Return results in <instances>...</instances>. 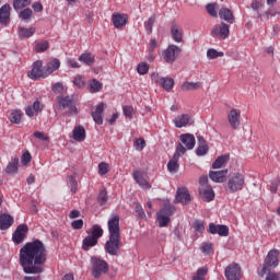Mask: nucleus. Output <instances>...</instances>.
<instances>
[{
    "mask_svg": "<svg viewBox=\"0 0 280 280\" xmlns=\"http://www.w3.org/2000/svg\"><path fill=\"white\" fill-rule=\"evenodd\" d=\"M47 262V248L39 240L26 243L20 249V266L25 275H42Z\"/></svg>",
    "mask_w": 280,
    "mask_h": 280,
    "instance_id": "f257e3e1",
    "label": "nucleus"
},
{
    "mask_svg": "<svg viewBox=\"0 0 280 280\" xmlns=\"http://www.w3.org/2000/svg\"><path fill=\"white\" fill-rule=\"evenodd\" d=\"M278 266H279V252L276 249H272L268 253L261 270L258 271L259 277H264V275L270 272L272 268H277Z\"/></svg>",
    "mask_w": 280,
    "mask_h": 280,
    "instance_id": "f03ea898",
    "label": "nucleus"
},
{
    "mask_svg": "<svg viewBox=\"0 0 280 280\" xmlns=\"http://www.w3.org/2000/svg\"><path fill=\"white\" fill-rule=\"evenodd\" d=\"M245 184L246 182L242 173H233L229 176L226 189L230 190L231 194H235L242 191Z\"/></svg>",
    "mask_w": 280,
    "mask_h": 280,
    "instance_id": "7ed1b4c3",
    "label": "nucleus"
},
{
    "mask_svg": "<svg viewBox=\"0 0 280 280\" xmlns=\"http://www.w3.org/2000/svg\"><path fill=\"white\" fill-rule=\"evenodd\" d=\"M92 275L94 279H100L102 275L108 272V262L96 257L91 258Z\"/></svg>",
    "mask_w": 280,
    "mask_h": 280,
    "instance_id": "20e7f679",
    "label": "nucleus"
},
{
    "mask_svg": "<svg viewBox=\"0 0 280 280\" xmlns=\"http://www.w3.org/2000/svg\"><path fill=\"white\" fill-rule=\"evenodd\" d=\"M57 100V108H59V110H65L68 108L70 110V115H78V107H75L73 96H58Z\"/></svg>",
    "mask_w": 280,
    "mask_h": 280,
    "instance_id": "39448f33",
    "label": "nucleus"
},
{
    "mask_svg": "<svg viewBox=\"0 0 280 280\" xmlns=\"http://www.w3.org/2000/svg\"><path fill=\"white\" fill-rule=\"evenodd\" d=\"M121 248V236L109 235L108 241L105 243V252L108 255L115 256Z\"/></svg>",
    "mask_w": 280,
    "mask_h": 280,
    "instance_id": "423d86ee",
    "label": "nucleus"
},
{
    "mask_svg": "<svg viewBox=\"0 0 280 280\" xmlns=\"http://www.w3.org/2000/svg\"><path fill=\"white\" fill-rule=\"evenodd\" d=\"M211 36L213 38H220L221 40H226L229 38V34H231L229 24L221 22L220 24H217L213 26V28L210 32Z\"/></svg>",
    "mask_w": 280,
    "mask_h": 280,
    "instance_id": "0eeeda50",
    "label": "nucleus"
},
{
    "mask_svg": "<svg viewBox=\"0 0 280 280\" xmlns=\"http://www.w3.org/2000/svg\"><path fill=\"white\" fill-rule=\"evenodd\" d=\"M180 47L176 45H170L165 50H164V60L167 62V65H174L176 60L178 59V56H180Z\"/></svg>",
    "mask_w": 280,
    "mask_h": 280,
    "instance_id": "6e6552de",
    "label": "nucleus"
},
{
    "mask_svg": "<svg viewBox=\"0 0 280 280\" xmlns=\"http://www.w3.org/2000/svg\"><path fill=\"white\" fill-rule=\"evenodd\" d=\"M31 80H40V78H47V72L43 68V60H37L33 63L32 70L27 73Z\"/></svg>",
    "mask_w": 280,
    "mask_h": 280,
    "instance_id": "1a4fd4ad",
    "label": "nucleus"
},
{
    "mask_svg": "<svg viewBox=\"0 0 280 280\" xmlns=\"http://www.w3.org/2000/svg\"><path fill=\"white\" fill-rule=\"evenodd\" d=\"M225 279L228 280L242 279V268L240 267L238 264H232L225 268Z\"/></svg>",
    "mask_w": 280,
    "mask_h": 280,
    "instance_id": "9d476101",
    "label": "nucleus"
},
{
    "mask_svg": "<svg viewBox=\"0 0 280 280\" xmlns=\"http://www.w3.org/2000/svg\"><path fill=\"white\" fill-rule=\"evenodd\" d=\"M174 202H180L182 205H189L191 202V195L187 187H178Z\"/></svg>",
    "mask_w": 280,
    "mask_h": 280,
    "instance_id": "9b49d317",
    "label": "nucleus"
},
{
    "mask_svg": "<svg viewBox=\"0 0 280 280\" xmlns=\"http://www.w3.org/2000/svg\"><path fill=\"white\" fill-rule=\"evenodd\" d=\"M108 233L114 236H121L119 230V215L112 214L107 221Z\"/></svg>",
    "mask_w": 280,
    "mask_h": 280,
    "instance_id": "f8f14e48",
    "label": "nucleus"
},
{
    "mask_svg": "<svg viewBox=\"0 0 280 280\" xmlns=\"http://www.w3.org/2000/svg\"><path fill=\"white\" fill-rule=\"evenodd\" d=\"M151 78L153 82L160 84L165 91H172V89H174V79L172 78H163L156 73H153Z\"/></svg>",
    "mask_w": 280,
    "mask_h": 280,
    "instance_id": "ddd939ff",
    "label": "nucleus"
},
{
    "mask_svg": "<svg viewBox=\"0 0 280 280\" xmlns=\"http://www.w3.org/2000/svg\"><path fill=\"white\" fill-rule=\"evenodd\" d=\"M208 232L211 235H219L220 237H229V226L210 223Z\"/></svg>",
    "mask_w": 280,
    "mask_h": 280,
    "instance_id": "4468645a",
    "label": "nucleus"
},
{
    "mask_svg": "<svg viewBox=\"0 0 280 280\" xmlns=\"http://www.w3.org/2000/svg\"><path fill=\"white\" fill-rule=\"evenodd\" d=\"M28 228L26 224H20L12 235V240L15 244H22L27 235Z\"/></svg>",
    "mask_w": 280,
    "mask_h": 280,
    "instance_id": "2eb2a0df",
    "label": "nucleus"
},
{
    "mask_svg": "<svg viewBox=\"0 0 280 280\" xmlns=\"http://www.w3.org/2000/svg\"><path fill=\"white\" fill-rule=\"evenodd\" d=\"M241 117H242V114L240 113V109H236V108H232L228 114V121L231 128H233V130H237V128H240Z\"/></svg>",
    "mask_w": 280,
    "mask_h": 280,
    "instance_id": "dca6fc26",
    "label": "nucleus"
},
{
    "mask_svg": "<svg viewBox=\"0 0 280 280\" xmlns=\"http://www.w3.org/2000/svg\"><path fill=\"white\" fill-rule=\"evenodd\" d=\"M172 221V212L171 211H158L156 213V222L161 229H165Z\"/></svg>",
    "mask_w": 280,
    "mask_h": 280,
    "instance_id": "f3484780",
    "label": "nucleus"
},
{
    "mask_svg": "<svg viewBox=\"0 0 280 280\" xmlns=\"http://www.w3.org/2000/svg\"><path fill=\"white\" fill-rule=\"evenodd\" d=\"M199 196L205 202H211L215 198V192L211 186L199 187Z\"/></svg>",
    "mask_w": 280,
    "mask_h": 280,
    "instance_id": "a211bd4d",
    "label": "nucleus"
},
{
    "mask_svg": "<svg viewBox=\"0 0 280 280\" xmlns=\"http://www.w3.org/2000/svg\"><path fill=\"white\" fill-rule=\"evenodd\" d=\"M106 108V104L104 103H100L96 106V109L94 112L91 113L93 120L95 121V124H97L98 126H102V124H104V118L102 117V115H104V110Z\"/></svg>",
    "mask_w": 280,
    "mask_h": 280,
    "instance_id": "6ab92c4d",
    "label": "nucleus"
},
{
    "mask_svg": "<svg viewBox=\"0 0 280 280\" xmlns=\"http://www.w3.org/2000/svg\"><path fill=\"white\" fill-rule=\"evenodd\" d=\"M43 104H40V101H35L33 103V105H28L25 108V114L27 115V117H34L36 115H38V113H43Z\"/></svg>",
    "mask_w": 280,
    "mask_h": 280,
    "instance_id": "aec40b11",
    "label": "nucleus"
},
{
    "mask_svg": "<svg viewBox=\"0 0 280 280\" xmlns=\"http://www.w3.org/2000/svg\"><path fill=\"white\" fill-rule=\"evenodd\" d=\"M226 174H229V170L210 171L209 178L212 179L213 183H224V178H226Z\"/></svg>",
    "mask_w": 280,
    "mask_h": 280,
    "instance_id": "412c9836",
    "label": "nucleus"
},
{
    "mask_svg": "<svg viewBox=\"0 0 280 280\" xmlns=\"http://www.w3.org/2000/svg\"><path fill=\"white\" fill-rule=\"evenodd\" d=\"M180 141L187 150H194L196 148V138L191 133L182 135Z\"/></svg>",
    "mask_w": 280,
    "mask_h": 280,
    "instance_id": "4be33fe9",
    "label": "nucleus"
},
{
    "mask_svg": "<svg viewBox=\"0 0 280 280\" xmlns=\"http://www.w3.org/2000/svg\"><path fill=\"white\" fill-rule=\"evenodd\" d=\"M14 224V218L8 213L0 214V231H8Z\"/></svg>",
    "mask_w": 280,
    "mask_h": 280,
    "instance_id": "5701e85b",
    "label": "nucleus"
},
{
    "mask_svg": "<svg viewBox=\"0 0 280 280\" xmlns=\"http://www.w3.org/2000/svg\"><path fill=\"white\" fill-rule=\"evenodd\" d=\"M180 160V154L174 153L173 158L167 163V170L171 174H176L180 165H178V161Z\"/></svg>",
    "mask_w": 280,
    "mask_h": 280,
    "instance_id": "b1692460",
    "label": "nucleus"
},
{
    "mask_svg": "<svg viewBox=\"0 0 280 280\" xmlns=\"http://www.w3.org/2000/svg\"><path fill=\"white\" fill-rule=\"evenodd\" d=\"M133 179L136 180V183H138V185L143 188V189H150V187H152L149 183L148 179H145V177H143V174L141 173V171H135L133 172Z\"/></svg>",
    "mask_w": 280,
    "mask_h": 280,
    "instance_id": "393cba45",
    "label": "nucleus"
},
{
    "mask_svg": "<svg viewBox=\"0 0 280 280\" xmlns=\"http://www.w3.org/2000/svg\"><path fill=\"white\" fill-rule=\"evenodd\" d=\"M219 16L223 21H226V23H231V24L235 23V16L233 15V11H231L228 8H221L219 10Z\"/></svg>",
    "mask_w": 280,
    "mask_h": 280,
    "instance_id": "a878e982",
    "label": "nucleus"
},
{
    "mask_svg": "<svg viewBox=\"0 0 280 280\" xmlns=\"http://www.w3.org/2000/svg\"><path fill=\"white\" fill-rule=\"evenodd\" d=\"M171 34L175 43H183V30L177 24H173L171 27Z\"/></svg>",
    "mask_w": 280,
    "mask_h": 280,
    "instance_id": "bb28decb",
    "label": "nucleus"
},
{
    "mask_svg": "<svg viewBox=\"0 0 280 280\" xmlns=\"http://www.w3.org/2000/svg\"><path fill=\"white\" fill-rule=\"evenodd\" d=\"M189 121H191V117L187 114L179 115L174 119L176 128H185Z\"/></svg>",
    "mask_w": 280,
    "mask_h": 280,
    "instance_id": "cd10ccee",
    "label": "nucleus"
},
{
    "mask_svg": "<svg viewBox=\"0 0 280 280\" xmlns=\"http://www.w3.org/2000/svg\"><path fill=\"white\" fill-rule=\"evenodd\" d=\"M60 69V60L59 59H54L52 61L48 62L45 67L44 70L46 71V78L48 75H51L54 71H58Z\"/></svg>",
    "mask_w": 280,
    "mask_h": 280,
    "instance_id": "c85d7f7f",
    "label": "nucleus"
},
{
    "mask_svg": "<svg viewBox=\"0 0 280 280\" xmlns=\"http://www.w3.org/2000/svg\"><path fill=\"white\" fill-rule=\"evenodd\" d=\"M8 21H10V7L4 4L0 8V23L1 25H8Z\"/></svg>",
    "mask_w": 280,
    "mask_h": 280,
    "instance_id": "c756f323",
    "label": "nucleus"
},
{
    "mask_svg": "<svg viewBox=\"0 0 280 280\" xmlns=\"http://www.w3.org/2000/svg\"><path fill=\"white\" fill-rule=\"evenodd\" d=\"M112 21L114 23V27H116L117 30H119L120 27H124V25L128 23V19L126 18L125 14L113 15Z\"/></svg>",
    "mask_w": 280,
    "mask_h": 280,
    "instance_id": "7c9ffc66",
    "label": "nucleus"
},
{
    "mask_svg": "<svg viewBox=\"0 0 280 280\" xmlns=\"http://www.w3.org/2000/svg\"><path fill=\"white\" fill-rule=\"evenodd\" d=\"M73 139L74 141H84L86 139V131L84 130V127L82 126L74 127Z\"/></svg>",
    "mask_w": 280,
    "mask_h": 280,
    "instance_id": "2f4dec72",
    "label": "nucleus"
},
{
    "mask_svg": "<svg viewBox=\"0 0 280 280\" xmlns=\"http://www.w3.org/2000/svg\"><path fill=\"white\" fill-rule=\"evenodd\" d=\"M79 61L83 62V65H86L88 67H92V65L95 63V56L91 52H84L79 56Z\"/></svg>",
    "mask_w": 280,
    "mask_h": 280,
    "instance_id": "473e14b6",
    "label": "nucleus"
},
{
    "mask_svg": "<svg viewBox=\"0 0 280 280\" xmlns=\"http://www.w3.org/2000/svg\"><path fill=\"white\" fill-rule=\"evenodd\" d=\"M36 28L34 27L25 28L23 26H20L18 31V36L20 38H31V36H34Z\"/></svg>",
    "mask_w": 280,
    "mask_h": 280,
    "instance_id": "72a5a7b5",
    "label": "nucleus"
},
{
    "mask_svg": "<svg viewBox=\"0 0 280 280\" xmlns=\"http://www.w3.org/2000/svg\"><path fill=\"white\" fill-rule=\"evenodd\" d=\"M86 233H90V236L97 241L100 240V237L104 235V230L102 229L101 225L94 224L91 228V231L90 232L88 231Z\"/></svg>",
    "mask_w": 280,
    "mask_h": 280,
    "instance_id": "f704fd0d",
    "label": "nucleus"
},
{
    "mask_svg": "<svg viewBox=\"0 0 280 280\" xmlns=\"http://www.w3.org/2000/svg\"><path fill=\"white\" fill-rule=\"evenodd\" d=\"M230 156L228 154L220 155L213 163H212V170H221V167H224L225 163H229Z\"/></svg>",
    "mask_w": 280,
    "mask_h": 280,
    "instance_id": "c9c22d12",
    "label": "nucleus"
},
{
    "mask_svg": "<svg viewBox=\"0 0 280 280\" xmlns=\"http://www.w3.org/2000/svg\"><path fill=\"white\" fill-rule=\"evenodd\" d=\"M93 246H97V241L91 235L86 236L82 243L83 250H89V248H93Z\"/></svg>",
    "mask_w": 280,
    "mask_h": 280,
    "instance_id": "e433bc0d",
    "label": "nucleus"
},
{
    "mask_svg": "<svg viewBox=\"0 0 280 280\" xmlns=\"http://www.w3.org/2000/svg\"><path fill=\"white\" fill-rule=\"evenodd\" d=\"M202 86L201 82H184L182 84V91H198Z\"/></svg>",
    "mask_w": 280,
    "mask_h": 280,
    "instance_id": "4c0bfd02",
    "label": "nucleus"
},
{
    "mask_svg": "<svg viewBox=\"0 0 280 280\" xmlns=\"http://www.w3.org/2000/svg\"><path fill=\"white\" fill-rule=\"evenodd\" d=\"M154 23H156V14H152L148 21L144 22V30L148 35L152 34V27H154Z\"/></svg>",
    "mask_w": 280,
    "mask_h": 280,
    "instance_id": "58836bf2",
    "label": "nucleus"
},
{
    "mask_svg": "<svg viewBox=\"0 0 280 280\" xmlns=\"http://www.w3.org/2000/svg\"><path fill=\"white\" fill-rule=\"evenodd\" d=\"M19 171V158H15L12 162H9L7 165L5 172L7 174H16Z\"/></svg>",
    "mask_w": 280,
    "mask_h": 280,
    "instance_id": "ea45409f",
    "label": "nucleus"
},
{
    "mask_svg": "<svg viewBox=\"0 0 280 280\" xmlns=\"http://www.w3.org/2000/svg\"><path fill=\"white\" fill-rule=\"evenodd\" d=\"M22 119H23V112H21V109H14L11 113V118H10L11 124H21Z\"/></svg>",
    "mask_w": 280,
    "mask_h": 280,
    "instance_id": "a19ab883",
    "label": "nucleus"
},
{
    "mask_svg": "<svg viewBox=\"0 0 280 280\" xmlns=\"http://www.w3.org/2000/svg\"><path fill=\"white\" fill-rule=\"evenodd\" d=\"M223 56L224 52L218 51L214 48H210L207 50V58H209V60H215V58H222Z\"/></svg>",
    "mask_w": 280,
    "mask_h": 280,
    "instance_id": "79ce46f5",
    "label": "nucleus"
},
{
    "mask_svg": "<svg viewBox=\"0 0 280 280\" xmlns=\"http://www.w3.org/2000/svg\"><path fill=\"white\" fill-rule=\"evenodd\" d=\"M206 10L210 16L218 19V3H209L206 5Z\"/></svg>",
    "mask_w": 280,
    "mask_h": 280,
    "instance_id": "37998d69",
    "label": "nucleus"
},
{
    "mask_svg": "<svg viewBox=\"0 0 280 280\" xmlns=\"http://www.w3.org/2000/svg\"><path fill=\"white\" fill-rule=\"evenodd\" d=\"M49 49V42L42 40L35 45V51L37 54H43L44 51H47Z\"/></svg>",
    "mask_w": 280,
    "mask_h": 280,
    "instance_id": "c03bdc74",
    "label": "nucleus"
},
{
    "mask_svg": "<svg viewBox=\"0 0 280 280\" xmlns=\"http://www.w3.org/2000/svg\"><path fill=\"white\" fill-rule=\"evenodd\" d=\"M32 1L30 0H13L14 10H23V8H27Z\"/></svg>",
    "mask_w": 280,
    "mask_h": 280,
    "instance_id": "a18cd8bd",
    "label": "nucleus"
},
{
    "mask_svg": "<svg viewBox=\"0 0 280 280\" xmlns=\"http://www.w3.org/2000/svg\"><path fill=\"white\" fill-rule=\"evenodd\" d=\"M33 14L34 12L32 11V9L26 8L20 12L19 16L22 21H30Z\"/></svg>",
    "mask_w": 280,
    "mask_h": 280,
    "instance_id": "49530a36",
    "label": "nucleus"
},
{
    "mask_svg": "<svg viewBox=\"0 0 280 280\" xmlns=\"http://www.w3.org/2000/svg\"><path fill=\"white\" fill-rule=\"evenodd\" d=\"M102 91V83L95 79L90 81V92L91 93H98Z\"/></svg>",
    "mask_w": 280,
    "mask_h": 280,
    "instance_id": "de8ad7c7",
    "label": "nucleus"
},
{
    "mask_svg": "<svg viewBox=\"0 0 280 280\" xmlns=\"http://www.w3.org/2000/svg\"><path fill=\"white\" fill-rule=\"evenodd\" d=\"M68 186L72 194H75V191H78V180H75V177L73 175H70L68 177Z\"/></svg>",
    "mask_w": 280,
    "mask_h": 280,
    "instance_id": "09e8293b",
    "label": "nucleus"
},
{
    "mask_svg": "<svg viewBox=\"0 0 280 280\" xmlns=\"http://www.w3.org/2000/svg\"><path fill=\"white\" fill-rule=\"evenodd\" d=\"M207 272H209V269L207 268L198 269L196 275L192 277V280H205V277H207Z\"/></svg>",
    "mask_w": 280,
    "mask_h": 280,
    "instance_id": "8fccbe9b",
    "label": "nucleus"
},
{
    "mask_svg": "<svg viewBox=\"0 0 280 280\" xmlns=\"http://www.w3.org/2000/svg\"><path fill=\"white\" fill-rule=\"evenodd\" d=\"M137 71L140 75H145V73L150 71V67L148 66V63L142 62L138 65Z\"/></svg>",
    "mask_w": 280,
    "mask_h": 280,
    "instance_id": "3c124183",
    "label": "nucleus"
},
{
    "mask_svg": "<svg viewBox=\"0 0 280 280\" xmlns=\"http://www.w3.org/2000/svg\"><path fill=\"white\" fill-rule=\"evenodd\" d=\"M192 226L195 231H197V233H202L205 231V222L202 221H199V220L195 221L192 223Z\"/></svg>",
    "mask_w": 280,
    "mask_h": 280,
    "instance_id": "603ef678",
    "label": "nucleus"
},
{
    "mask_svg": "<svg viewBox=\"0 0 280 280\" xmlns=\"http://www.w3.org/2000/svg\"><path fill=\"white\" fill-rule=\"evenodd\" d=\"M196 152L198 156H205L209 152V147L207 144H199Z\"/></svg>",
    "mask_w": 280,
    "mask_h": 280,
    "instance_id": "864d4df0",
    "label": "nucleus"
},
{
    "mask_svg": "<svg viewBox=\"0 0 280 280\" xmlns=\"http://www.w3.org/2000/svg\"><path fill=\"white\" fill-rule=\"evenodd\" d=\"M135 148L136 150H138V152H141V150H143V148H145V140H143L142 138H139L135 141Z\"/></svg>",
    "mask_w": 280,
    "mask_h": 280,
    "instance_id": "5fc2aeb1",
    "label": "nucleus"
},
{
    "mask_svg": "<svg viewBox=\"0 0 280 280\" xmlns=\"http://www.w3.org/2000/svg\"><path fill=\"white\" fill-rule=\"evenodd\" d=\"M107 200H108V195H107L106 190H101L98 194V203L106 205Z\"/></svg>",
    "mask_w": 280,
    "mask_h": 280,
    "instance_id": "6e6d98bb",
    "label": "nucleus"
},
{
    "mask_svg": "<svg viewBox=\"0 0 280 280\" xmlns=\"http://www.w3.org/2000/svg\"><path fill=\"white\" fill-rule=\"evenodd\" d=\"M71 226L74 231H80L84 226V221L82 219L74 220L71 222Z\"/></svg>",
    "mask_w": 280,
    "mask_h": 280,
    "instance_id": "4d7b16f0",
    "label": "nucleus"
},
{
    "mask_svg": "<svg viewBox=\"0 0 280 280\" xmlns=\"http://www.w3.org/2000/svg\"><path fill=\"white\" fill-rule=\"evenodd\" d=\"M125 117L132 119V115H135V108L132 106H125L122 107Z\"/></svg>",
    "mask_w": 280,
    "mask_h": 280,
    "instance_id": "13d9d810",
    "label": "nucleus"
},
{
    "mask_svg": "<svg viewBox=\"0 0 280 280\" xmlns=\"http://www.w3.org/2000/svg\"><path fill=\"white\" fill-rule=\"evenodd\" d=\"M280 184V179L278 177L273 178L271 180V185H270V191L271 194H277V189L279 187Z\"/></svg>",
    "mask_w": 280,
    "mask_h": 280,
    "instance_id": "bf43d9fd",
    "label": "nucleus"
},
{
    "mask_svg": "<svg viewBox=\"0 0 280 280\" xmlns=\"http://www.w3.org/2000/svg\"><path fill=\"white\" fill-rule=\"evenodd\" d=\"M98 173L101 176H104L105 174H108V164L102 162L98 164Z\"/></svg>",
    "mask_w": 280,
    "mask_h": 280,
    "instance_id": "052dcab7",
    "label": "nucleus"
},
{
    "mask_svg": "<svg viewBox=\"0 0 280 280\" xmlns=\"http://www.w3.org/2000/svg\"><path fill=\"white\" fill-rule=\"evenodd\" d=\"M213 250V245L211 243H205L201 246V252L205 253V255H210V253Z\"/></svg>",
    "mask_w": 280,
    "mask_h": 280,
    "instance_id": "680f3d73",
    "label": "nucleus"
},
{
    "mask_svg": "<svg viewBox=\"0 0 280 280\" xmlns=\"http://www.w3.org/2000/svg\"><path fill=\"white\" fill-rule=\"evenodd\" d=\"M31 162H32V154H30V152L26 151L22 155L21 163H22V165H27V163H31Z\"/></svg>",
    "mask_w": 280,
    "mask_h": 280,
    "instance_id": "e2e57ef3",
    "label": "nucleus"
},
{
    "mask_svg": "<svg viewBox=\"0 0 280 280\" xmlns=\"http://www.w3.org/2000/svg\"><path fill=\"white\" fill-rule=\"evenodd\" d=\"M199 187H211V185H209V177L207 175L199 177Z\"/></svg>",
    "mask_w": 280,
    "mask_h": 280,
    "instance_id": "0e129e2a",
    "label": "nucleus"
},
{
    "mask_svg": "<svg viewBox=\"0 0 280 280\" xmlns=\"http://www.w3.org/2000/svg\"><path fill=\"white\" fill-rule=\"evenodd\" d=\"M52 93H62V91H65V85H62V83L57 82L52 85Z\"/></svg>",
    "mask_w": 280,
    "mask_h": 280,
    "instance_id": "69168bd1",
    "label": "nucleus"
},
{
    "mask_svg": "<svg viewBox=\"0 0 280 280\" xmlns=\"http://www.w3.org/2000/svg\"><path fill=\"white\" fill-rule=\"evenodd\" d=\"M73 84L74 86H78V89H82V86H84V78L81 75L74 78Z\"/></svg>",
    "mask_w": 280,
    "mask_h": 280,
    "instance_id": "338daca9",
    "label": "nucleus"
},
{
    "mask_svg": "<svg viewBox=\"0 0 280 280\" xmlns=\"http://www.w3.org/2000/svg\"><path fill=\"white\" fill-rule=\"evenodd\" d=\"M268 275L266 277V280H280V275L272 271H267Z\"/></svg>",
    "mask_w": 280,
    "mask_h": 280,
    "instance_id": "774afa93",
    "label": "nucleus"
}]
</instances>
